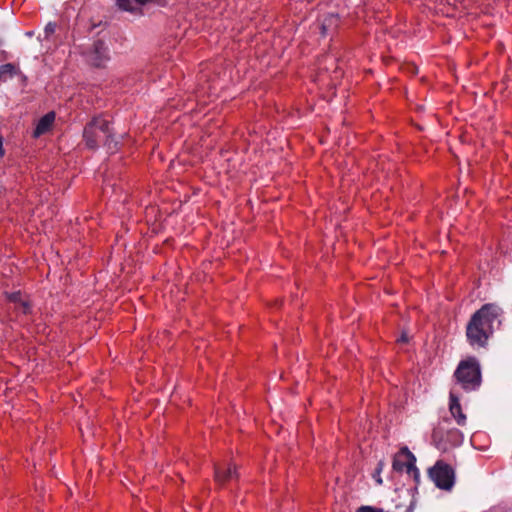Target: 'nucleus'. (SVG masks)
<instances>
[{
	"mask_svg": "<svg viewBox=\"0 0 512 512\" xmlns=\"http://www.w3.org/2000/svg\"><path fill=\"white\" fill-rule=\"evenodd\" d=\"M398 342H402V343H407L408 342V337L405 333H403L401 335V337L398 339Z\"/></svg>",
	"mask_w": 512,
	"mask_h": 512,
	"instance_id": "obj_17",
	"label": "nucleus"
},
{
	"mask_svg": "<svg viewBox=\"0 0 512 512\" xmlns=\"http://www.w3.org/2000/svg\"><path fill=\"white\" fill-rule=\"evenodd\" d=\"M5 155V149L3 147V137L0 136V158H2Z\"/></svg>",
	"mask_w": 512,
	"mask_h": 512,
	"instance_id": "obj_15",
	"label": "nucleus"
},
{
	"mask_svg": "<svg viewBox=\"0 0 512 512\" xmlns=\"http://www.w3.org/2000/svg\"><path fill=\"white\" fill-rule=\"evenodd\" d=\"M436 434H437V430L435 429L434 433H433V437H436Z\"/></svg>",
	"mask_w": 512,
	"mask_h": 512,
	"instance_id": "obj_18",
	"label": "nucleus"
},
{
	"mask_svg": "<svg viewBox=\"0 0 512 512\" xmlns=\"http://www.w3.org/2000/svg\"><path fill=\"white\" fill-rule=\"evenodd\" d=\"M110 138L109 121L103 117H95L84 129L86 145L94 149L100 143L106 144Z\"/></svg>",
	"mask_w": 512,
	"mask_h": 512,
	"instance_id": "obj_3",
	"label": "nucleus"
},
{
	"mask_svg": "<svg viewBox=\"0 0 512 512\" xmlns=\"http://www.w3.org/2000/svg\"><path fill=\"white\" fill-rule=\"evenodd\" d=\"M429 477L434 484L442 490L449 491L454 485V470L450 465L442 461L436 462V464L429 469Z\"/></svg>",
	"mask_w": 512,
	"mask_h": 512,
	"instance_id": "obj_4",
	"label": "nucleus"
},
{
	"mask_svg": "<svg viewBox=\"0 0 512 512\" xmlns=\"http://www.w3.org/2000/svg\"><path fill=\"white\" fill-rule=\"evenodd\" d=\"M15 308L23 314H28L30 313L31 305L30 302L24 298L17 305H15Z\"/></svg>",
	"mask_w": 512,
	"mask_h": 512,
	"instance_id": "obj_11",
	"label": "nucleus"
},
{
	"mask_svg": "<svg viewBox=\"0 0 512 512\" xmlns=\"http://www.w3.org/2000/svg\"><path fill=\"white\" fill-rule=\"evenodd\" d=\"M55 30H56V25L53 23H48L47 26L45 27L46 36L53 34L55 32Z\"/></svg>",
	"mask_w": 512,
	"mask_h": 512,
	"instance_id": "obj_14",
	"label": "nucleus"
},
{
	"mask_svg": "<svg viewBox=\"0 0 512 512\" xmlns=\"http://www.w3.org/2000/svg\"><path fill=\"white\" fill-rule=\"evenodd\" d=\"M9 300L17 305L21 300H23V296L20 292L12 293L8 296Z\"/></svg>",
	"mask_w": 512,
	"mask_h": 512,
	"instance_id": "obj_12",
	"label": "nucleus"
},
{
	"mask_svg": "<svg viewBox=\"0 0 512 512\" xmlns=\"http://www.w3.org/2000/svg\"><path fill=\"white\" fill-rule=\"evenodd\" d=\"M415 462L414 455L407 448H403L393 459V469L400 472L405 470L407 473H411L416 470Z\"/></svg>",
	"mask_w": 512,
	"mask_h": 512,
	"instance_id": "obj_6",
	"label": "nucleus"
},
{
	"mask_svg": "<svg viewBox=\"0 0 512 512\" xmlns=\"http://www.w3.org/2000/svg\"><path fill=\"white\" fill-rule=\"evenodd\" d=\"M237 477L238 475L235 467L229 465L228 467L218 466L215 468V480L219 484H225L233 479H237Z\"/></svg>",
	"mask_w": 512,
	"mask_h": 512,
	"instance_id": "obj_8",
	"label": "nucleus"
},
{
	"mask_svg": "<svg viewBox=\"0 0 512 512\" xmlns=\"http://www.w3.org/2000/svg\"><path fill=\"white\" fill-rule=\"evenodd\" d=\"M17 76L20 77L22 85L26 86V84H27V77L21 71H20V74H18Z\"/></svg>",
	"mask_w": 512,
	"mask_h": 512,
	"instance_id": "obj_16",
	"label": "nucleus"
},
{
	"mask_svg": "<svg viewBox=\"0 0 512 512\" xmlns=\"http://www.w3.org/2000/svg\"><path fill=\"white\" fill-rule=\"evenodd\" d=\"M449 411L459 426L466 424L467 417L463 413L459 398L453 390L450 392L449 396Z\"/></svg>",
	"mask_w": 512,
	"mask_h": 512,
	"instance_id": "obj_7",
	"label": "nucleus"
},
{
	"mask_svg": "<svg viewBox=\"0 0 512 512\" xmlns=\"http://www.w3.org/2000/svg\"><path fill=\"white\" fill-rule=\"evenodd\" d=\"M18 74H20V68L13 63H6L0 66V82H5Z\"/></svg>",
	"mask_w": 512,
	"mask_h": 512,
	"instance_id": "obj_10",
	"label": "nucleus"
},
{
	"mask_svg": "<svg viewBox=\"0 0 512 512\" xmlns=\"http://www.w3.org/2000/svg\"><path fill=\"white\" fill-rule=\"evenodd\" d=\"M86 61L93 67L103 68L109 61L108 49L103 41L94 42L91 49L86 53Z\"/></svg>",
	"mask_w": 512,
	"mask_h": 512,
	"instance_id": "obj_5",
	"label": "nucleus"
},
{
	"mask_svg": "<svg viewBox=\"0 0 512 512\" xmlns=\"http://www.w3.org/2000/svg\"><path fill=\"white\" fill-rule=\"evenodd\" d=\"M356 512H383L381 509H377L371 506H362Z\"/></svg>",
	"mask_w": 512,
	"mask_h": 512,
	"instance_id": "obj_13",
	"label": "nucleus"
},
{
	"mask_svg": "<svg viewBox=\"0 0 512 512\" xmlns=\"http://www.w3.org/2000/svg\"><path fill=\"white\" fill-rule=\"evenodd\" d=\"M501 312L499 306L488 303L472 315L466 326V336L470 345L486 346L488 339L494 332L493 324L498 321Z\"/></svg>",
	"mask_w": 512,
	"mask_h": 512,
	"instance_id": "obj_1",
	"label": "nucleus"
},
{
	"mask_svg": "<svg viewBox=\"0 0 512 512\" xmlns=\"http://www.w3.org/2000/svg\"><path fill=\"white\" fill-rule=\"evenodd\" d=\"M454 377L464 390L477 389L481 384V371L478 361L473 357L461 361L454 372Z\"/></svg>",
	"mask_w": 512,
	"mask_h": 512,
	"instance_id": "obj_2",
	"label": "nucleus"
},
{
	"mask_svg": "<svg viewBox=\"0 0 512 512\" xmlns=\"http://www.w3.org/2000/svg\"><path fill=\"white\" fill-rule=\"evenodd\" d=\"M54 121H55V113L54 112H49V113L45 114L38 121L36 129L34 131V135L37 137V136H40V135L46 133L52 127V124L54 123Z\"/></svg>",
	"mask_w": 512,
	"mask_h": 512,
	"instance_id": "obj_9",
	"label": "nucleus"
}]
</instances>
